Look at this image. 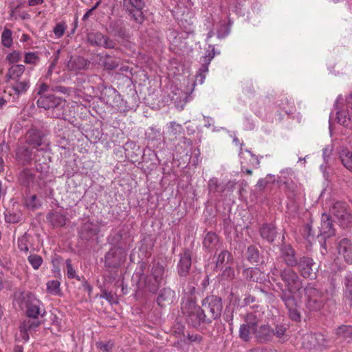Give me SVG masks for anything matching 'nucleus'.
Here are the masks:
<instances>
[{
    "label": "nucleus",
    "mask_w": 352,
    "mask_h": 352,
    "mask_svg": "<svg viewBox=\"0 0 352 352\" xmlns=\"http://www.w3.org/2000/svg\"><path fill=\"white\" fill-rule=\"evenodd\" d=\"M272 276H280L284 282L285 289H281L280 299L284 302L290 318L296 322L300 320L301 316L299 311V302L294 296L303 287V283L298 274L291 267L281 269L278 265H274L271 269Z\"/></svg>",
    "instance_id": "nucleus-1"
},
{
    "label": "nucleus",
    "mask_w": 352,
    "mask_h": 352,
    "mask_svg": "<svg viewBox=\"0 0 352 352\" xmlns=\"http://www.w3.org/2000/svg\"><path fill=\"white\" fill-rule=\"evenodd\" d=\"M181 310L186 322L195 328H198L202 323H208L204 311L196 304L192 296L183 297Z\"/></svg>",
    "instance_id": "nucleus-2"
},
{
    "label": "nucleus",
    "mask_w": 352,
    "mask_h": 352,
    "mask_svg": "<svg viewBox=\"0 0 352 352\" xmlns=\"http://www.w3.org/2000/svg\"><path fill=\"white\" fill-rule=\"evenodd\" d=\"M37 106L48 111L51 118H60L64 115L66 100L53 94L41 96L37 100Z\"/></svg>",
    "instance_id": "nucleus-3"
},
{
    "label": "nucleus",
    "mask_w": 352,
    "mask_h": 352,
    "mask_svg": "<svg viewBox=\"0 0 352 352\" xmlns=\"http://www.w3.org/2000/svg\"><path fill=\"white\" fill-rule=\"evenodd\" d=\"M262 318L263 314L259 311L248 313L244 318L245 322L240 326L239 338L245 342H248L252 338V335L255 336L256 327H258Z\"/></svg>",
    "instance_id": "nucleus-4"
},
{
    "label": "nucleus",
    "mask_w": 352,
    "mask_h": 352,
    "mask_svg": "<svg viewBox=\"0 0 352 352\" xmlns=\"http://www.w3.org/2000/svg\"><path fill=\"white\" fill-rule=\"evenodd\" d=\"M164 275V267L159 263H153L149 274L144 278V287L151 293L155 294L162 285Z\"/></svg>",
    "instance_id": "nucleus-5"
},
{
    "label": "nucleus",
    "mask_w": 352,
    "mask_h": 352,
    "mask_svg": "<svg viewBox=\"0 0 352 352\" xmlns=\"http://www.w3.org/2000/svg\"><path fill=\"white\" fill-rule=\"evenodd\" d=\"M202 307L208 323H210L221 316L223 309L222 299L221 297L214 295L207 296L202 301Z\"/></svg>",
    "instance_id": "nucleus-6"
},
{
    "label": "nucleus",
    "mask_w": 352,
    "mask_h": 352,
    "mask_svg": "<svg viewBox=\"0 0 352 352\" xmlns=\"http://www.w3.org/2000/svg\"><path fill=\"white\" fill-rule=\"evenodd\" d=\"M144 6V0H122L123 10L130 16L131 20L140 25L145 20L143 12Z\"/></svg>",
    "instance_id": "nucleus-7"
},
{
    "label": "nucleus",
    "mask_w": 352,
    "mask_h": 352,
    "mask_svg": "<svg viewBox=\"0 0 352 352\" xmlns=\"http://www.w3.org/2000/svg\"><path fill=\"white\" fill-rule=\"evenodd\" d=\"M330 213L342 227L352 224V216L347 210V204L343 201H336L330 208Z\"/></svg>",
    "instance_id": "nucleus-8"
},
{
    "label": "nucleus",
    "mask_w": 352,
    "mask_h": 352,
    "mask_svg": "<svg viewBox=\"0 0 352 352\" xmlns=\"http://www.w3.org/2000/svg\"><path fill=\"white\" fill-rule=\"evenodd\" d=\"M125 250L117 245L112 247L105 254L104 265L107 267L117 268L126 260Z\"/></svg>",
    "instance_id": "nucleus-9"
},
{
    "label": "nucleus",
    "mask_w": 352,
    "mask_h": 352,
    "mask_svg": "<svg viewBox=\"0 0 352 352\" xmlns=\"http://www.w3.org/2000/svg\"><path fill=\"white\" fill-rule=\"evenodd\" d=\"M307 297L306 307L311 311L320 310L323 306L322 293L310 285L305 288Z\"/></svg>",
    "instance_id": "nucleus-10"
},
{
    "label": "nucleus",
    "mask_w": 352,
    "mask_h": 352,
    "mask_svg": "<svg viewBox=\"0 0 352 352\" xmlns=\"http://www.w3.org/2000/svg\"><path fill=\"white\" fill-rule=\"evenodd\" d=\"M327 341L321 333H307L302 338V346L307 350L326 347Z\"/></svg>",
    "instance_id": "nucleus-11"
},
{
    "label": "nucleus",
    "mask_w": 352,
    "mask_h": 352,
    "mask_svg": "<svg viewBox=\"0 0 352 352\" xmlns=\"http://www.w3.org/2000/svg\"><path fill=\"white\" fill-rule=\"evenodd\" d=\"M87 41L92 45L104 47L108 49H113L116 45L113 41L100 32L89 33L87 34Z\"/></svg>",
    "instance_id": "nucleus-12"
},
{
    "label": "nucleus",
    "mask_w": 352,
    "mask_h": 352,
    "mask_svg": "<svg viewBox=\"0 0 352 352\" xmlns=\"http://www.w3.org/2000/svg\"><path fill=\"white\" fill-rule=\"evenodd\" d=\"M236 182L234 180H229L226 184L219 183L217 178H212L208 182V190L210 192L223 193L225 192H232Z\"/></svg>",
    "instance_id": "nucleus-13"
},
{
    "label": "nucleus",
    "mask_w": 352,
    "mask_h": 352,
    "mask_svg": "<svg viewBox=\"0 0 352 352\" xmlns=\"http://www.w3.org/2000/svg\"><path fill=\"white\" fill-rule=\"evenodd\" d=\"M8 85L5 90V92H8L10 96H12L14 100L18 99L19 96L26 92L29 88V80H17L8 83Z\"/></svg>",
    "instance_id": "nucleus-14"
},
{
    "label": "nucleus",
    "mask_w": 352,
    "mask_h": 352,
    "mask_svg": "<svg viewBox=\"0 0 352 352\" xmlns=\"http://www.w3.org/2000/svg\"><path fill=\"white\" fill-rule=\"evenodd\" d=\"M280 258L287 265L292 267L298 265V258L294 249L289 244H284L280 247Z\"/></svg>",
    "instance_id": "nucleus-15"
},
{
    "label": "nucleus",
    "mask_w": 352,
    "mask_h": 352,
    "mask_svg": "<svg viewBox=\"0 0 352 352\" xmlns=\"http://www.w3.org/2000/svg\"><path fill=\"white\" fill-rule=\"evenodd\" d=\"M44 133L37 129L32 128L25 134V142L33 148H38L43 145Z\"/></svg>",
    "instance_id": "nucleus-16"
},
{
    "label": "nucleus",
    "mask_w": 352,
    "mask_h": 352,
    "mask_svg": "<svg viewBox=\"0 0 352 352\" xmlns=\"http://www.w3.org/2000/svg\"><path fill=\"white\" fill-rule=\"evenodd\" d=\"M343 305L346 310L352 307V274H348L344 278Z\"/></svg>",
    "instance_id": "nucleus-17"
},
{
    "label": "nucleus",
    "mask_w": 352,
    "mask_h": 352,
    "mask_svg": "<svg viewBox=\"0 0 352 352\" xmlns=\"http://www.w3.org/2000/svg\"><path fill=\"white\" fill-rule=\"evenodd\" d=\"M337 250L347 263L352 264V243L349 239H341L337 245Z\"/></svg>",
    "instance_id": "nucleus-18"
},
{
    "label": "nucleus",
    "mask_w": 352,
    "mask_h": 352,
    "mask_svg": "<svg viewBox=\"0 0 352 352\" xmlns=\"http://www.w3.org/2000/svg\"><path fill=\"white\" fill-rule=\"evenodd\" d=\"M99 232L98 226L89 221L83 223L79 232L80 238L85 241H89Z\"/></svg>",
    "instance_id": "nucleus-19"
},
{
    "label": "nucleus",
    "mask_w": 352,
    "mask_h": 352,
    "mask_svg": "<svg viewBox=\"0 0 352 352\" xmlns=\"http://www.w3.org/2000/svg\"><path fill=\"white\" fill-rule=\"evenodd\" d=\"M314 263L311 258L308 256H302L298 261V266L301 275L305 278H312L315 274L313 270V265Z\"/></svg>",
    "instance_id": "nucleus-20"
},
{
    "label": "nucleus",
    "mask_w": 352,
    "mask_h": 352,
    "mask_svg": "<svg viewBox=\"0 0 352 352\" xmlns=\"http://www.w3.org/2000/svg\"><path fill=\"white\" fill-rule=\"evenodd\" d=\"M274 336V329L269 324H261L256 327L255 338L259 343L270 342Z\"/></svg>",
    "instance_id": "nucleus-21"
},
{
    "label": "nucleus",
    "mask_w": 352,
    "mask_h": 352,
    "mask_svg": "<svg viewBox=\"0 0 352 352\" xmlns=\"http://www.w3.org/2000/svg\"><path fill=\"white\" fill-rule=\"evenodd\" d=\"M191 255L188 250H185L180 255V258L177 264L178 273L182 276H186L191 267Z\"/></svg>",
    "instance_id": "nucleus-22"
},
{
    "label": "nucleus",
    "mask_w": 352,
    "mask_h": 352,
    "mask_svg": "<svg viewBox=\"0 0 352 352\" xmlns=\"http://www.w3.org/2000/svg\"><path fill=\"white\" fill-rule=\"evenodd\" d=\"M41 301L33 294H29L27 299L26 314L29 318H36L40 314Z\"/></svg>",
    "instance_id": "nucleus-23"
},
{
    "label": "nucleus",
    "mask_w": 352,
    "mask_h": 352,
    "mask_svg": "<svg viewBox=\"0 0 352 352\" xmlns=\"http://www.w3.org/2000/svg\"><path fill=\"white\" fill-rule=\"evenodd\" d=\"M243 277L250 281L263 283L265 280V274L257 267H248L243 270Z\"/></svg>",
    "instance_id": "nucleus-24"
},
{
    "label": "nucleus",
    "mask_w": 352,
    "mask_h": 352,
    "mask_svg": "<svg viewBox=\"0 0 352 352\" xmlns=\"http://www.w3.org/2000/svg\"><path fill=\"white\" fill-rule=\"evenodd\" d=\"M25 66L23 65H14L8 69L6 75V82L10 83L13 81L20 80V78L24 73Z\"/></svg>",
    "instance_id": "nucleus-25"
},
{
    "label": "nucleus",
    "mask_w": 352,
    "mask_h": 352,
    "mask_svg": "<svg viewBox=\"0 0 352 352\" xmlns=\"http://www.w3.org/2000/svg\"><path fill=\"white\" fill-rule=\"evenodd\" d=\"M203 246L209 252L217 250L219 246V240L217 234L212 232H208L204 239Z\"/></svg>",
    "instance_id": "nucleus-26"
},
{
    "label": "nucleus",
    "mask_w": 352,
    "mask_h": 352,
    "mask_svg": "<svg viewBox=\"0 0 352 352\" xmlns=\"http://www.w3.org/2000/svg\"><path fill=\"white\" fill-rule=\"evenodd\" d=\"M338 153L342 164L348 170L352 172V152L348 148L341 146Z\"/></svg>",
    "instance_id": "nucleus-27"
},
{
    "label": "nucleus",
    "mask_w": 352,
    "mask_h": 352,
    "mask_svg": "<svg viewBox=\"0 0 352 352\" xmlns=\"http://www.w3.org/2000/svg\"><path fill=\"white\" fill-rule=\"evenodd\" d=\"M320 231V234L324 235V237H329L335 234L332 221L329 215L325 214L322 215Z\"/></svg>",
    "instance_id": "nucleus-28"
},
{
    "label": "nucleus",
    "mask_w": 352,
    "mask_h": 352,
    "mask_svg": "<svg viewBox=\"0 0 352 352\" xmlns=\"http://www.w3.org/2000/svg\"><path fill=\"white\" fill-rule=\"evenodd\" d=\"M175 292L169 288H164L157 298V303L160 307H165L173 302Z\"/></svg>",
    "instance_id": "nucleus-29"
},
{
    "label": "nucleus",
    "mask_w": 352,
    "mask_h": 352,
    "mask_svg": "<svg viewBox=\"0 0 352 352\" xmlns=\"http://www.w3.org/2000/svg\"><path fill=\"white\" fill-rule=\"evenodd\" d=\"M89 61L81 56L71 57L67 64V67L71 71H78L85 69L89 65Z\"/></svg>",
    "instance_id": "nucleus-30"
},
{
    "label": "nucleus",
    "mask_w": 352,
    "mask_h": 352,
    "mask_svg": "<svg viewBox=\"0 0 352 352\" xmlns=\"http://www.w3.org/2000/svg\"><path fill=\"white\" fill-rule=\"evenodd\" d=\"M260 234L263 239L272 243L276 236L275 227L272 224H263L260 229Z\"/></svg>",
    "instance_id": "nucleus-31"
},
{
    "label": "nucleus",
    "mask_w": 352,
    "mask_h": 352,
    "mask_svg": "<svg viewBox=\"0 0 352 352\" xmlns=\"http://www.w3.org/2000/svg\"><path fill=\"white\" fill-rule=\"evenodd\" d=\"M99 64L109 70H113L118 66V60L107 54L104 56H99Z\"/></svg>",
    "instance_id": "nucleus-32"
},
{
    "label": "nucleus",
    "mask_w": 352,
    "mask_h": 352,
    "mask_svg": "<svg viewBox=\"0 0 352 352\" xmlns=\"http://www.w3.org/2000/svg\"><path fill=\"white\" fill-rule=\"evenodd\" d=\"M17 157L23 164H28L32 160V151L28 147H21L16 153Z\"/></svg>",
    "instance_id": "nucleus-33"
},
{
    "label": "nucleus",
    "mask_w": 352,
    "mask_h": 352,
    "mask_svg": "<svg viewBox=\"0 0 352 352\" xmlns=\"http://www.w3.org/2000/svg\"><path fill=\"white\" fill-rule=\"evenodd\" d=\"M35 176L30 170L26 168L23 170L19 175V180L23 186H28L34 181Z\"/></svg>",
    "instance_id": "nucleus-34"
},
{
    "label": "nucleus",
    "mask_w": 352,
    "mask_h": 352,
    "mask_svg": "<svg viewBox=\"0 0 352 352\" xmlns=\"http://www.w3.org/2000/svg\"><path fill=\"white\" fill-rule=\"evenodd\" d=\"M336 334L342 338L352 339V326L341 325L336 329Z\"/></svg>",
    "instance_id": "nucleus-35"
},
{
    "label": "nucleus",
    "mask_w": 352,
    "mask_h": 352,
    "mask_svg": "<svg viewBox=\"0 0 352 352\" xmlns=\"http://www.w3.org/2000/svg\"><path fill=\"white\" fill-rule=\"evenodd\" d=\"M230 259H232L231 254L227 250L221 251L219 254L216 262V268L221 270L223 267L224 263L226 261L228 263Z\"/></svg>",
    "instance_id": "nucleus-36"
},
{
    "label": "nucleus",
    "mask_w": 352,
    "mask_h": 352,
    "mask_svg": "<svg viewBox=\"0 0 352 352\" xmlns=\"http://www.w3.org/2000/svg\"><path fill=\"white\" fill-rule=\"evenodd\" d=\"M247 258L250 263H258L259 261V251L254 245H250L247 250Z\"/></svg>",
    "instance_id": "nucleus-37"
},
{
    "label": "nucleus",
    "mask_w": 352,
    "mask_h": 352,
    "mask_svg": "<svg viewBox=\"0 0 352 352\" xmlns=\"http://www.w3.org/2000/svg\"><path fill=\"white\" fill-rule=\"evenodd\" d=\"M184 129L182 126L175 122H171L168 126V133L169 135L177 138L183 133Z\"/></svg>",
    "instance_id": "nucleus-38"
},
{
    "label": "nucleus",
    "mask_w": 352,
    "mask_h": 352,
    "mask_svg": "<svg viewBox=\"0 0 352 352\" xmlns=\"http://www.w3.org/2000/svg\"><path fill=\"white\" fill-rule=\"evenodd\" d=\"M338 122L340 124L348 126L351 124L350 116L346 111H338L336 113Z\"/></svg>",
    "instance_id": "nucleus-39"
},
{
    "label": "nucleus",
    "mask_w": 352,
    "mask_h": 352,
    "mask_svg": "<svg viewBox=\"0 0 352 352\" xmlns=\"http://www.w3.org/2000/svg\"><path fill=\"white\" fill-rule=\"evenodd\" d=\"M1 43L6 47H10L12 44V31L6 28L1 34Z\"/></svg>",
    "instance_id": "nucleus-40"
},
{
    "label": "nucleus",
    "mask_w": 352,
    "mask_h": 352,
    "mask_svg": "<svg viewBox=\"0 0 352 352\" xmlns=\"http://www.w3.org/2000/svg\"><path fill=\"white\" fill-rule=\"evenodd\" d=\"M67 29L65 22L61 21L56 24L53 29V32L57 38H61Z\"/></svg>",
    "instance_id": "nucleus-41"
},
{
    "label": "nucleus",
    "mask_w": 352,
    "mask_h": 352,
    "mask_svg": "<svg viewBox=\"0 0 352 352\" xmlns=\"http://www.w3.org/2000/svg\"><path fill=\"white\" fill-rule=\"evenodd\" d=\"M28 260L34 270H38L43 263V258L37 254H30Z\"/></svg>",
    "instance_id": "nucleus-42"
},
{
    "label": "nucleus",
    "mask_w": 352,
    "mask_h": 352,
    "mask_svg": "<svg viewBox=\"0 0 352 352\" xmlns=\"http://www.w3.org/2000/svg\"><path fill=\"white\" fill-rule=\"evenodd\" d=\"M66 267L67 275L69 278H76L78 281L81 280L82 278L76 274V271L72 265L71 261L69 259L66 261Z\"/></svg>",
    "instance_id": "nucleus-43"
},
{
    "label": "nucleus",
    "mask_w": 352,
    "mask_h": 352,
    "mask_svg": "<svg viewBox=\"0 0 352 352\" xmlns=\"http://www.w3.org/2000/svg\"><path fill=\"white\" fill-rule=\"evenodd\" d=\"M51 221L54 225L57 226H63L65 224V217L58 212L52 214Z\"/></svg>",
    "instance_id": "nucleus-44"
},
{
    "label": "nucleus",
    "mask_w": 352,
    "mask_h": 352,
    "mask_svg": "<svg viewBox=\"0 0 352 352\" xmlns=\"http://www.w3.org/2000/svg\"><path fill=\"white\" fill-rule=\"evenodd\" d=\"M39 60V57L36 52H28L25 55L24 62L26 64L36 65Z\"/></svg>",
    "instance_id": "nucleus-45"
},
{
    "label": "nucleus",
    "mask_w": 352,
    "mask_h": 352,
    "mask_svg": "<svg viewBox=\"0 0 352 352\" xmlns=\"http://www.w3.org/2000/svg\"><path fill=\"white\" fill-rule=\"evenodd\" d=\"M100 298L106 299L111 304H117L118 302L117 296L112 292L103 291Z\"/></svg>",
    "instance_id": "nucleus-46"
},
{
    "label": "nucleus",
    "mask_w": 352,
    "mask_h": 352,
    "mask_svg": "<svg viewBox=\"0 0 352 352\" xmlns=\"http://www.w3.org/2000/svg\"><path fill=\"white\" fill-rule=\"evenodd\" d=\"M18 248L25 253L28 252V240L26 236H22L18 239Z\"/></svg>",
    "instance_id": "nucleus-47"
},
{
    "label": "nucleus",
    "mask_w": 352,
    "mask_h": 352,
    "mask_svg": "<svg viewBox=\"0 0 352 352\" xmlns=\"http://www.w3.org/2000/svg\"><path fill=\"white\" fill-rule=\"evenodd\" d=\"M60 283L58 280H50L47 283V289L49 292L56 294L59 291Z\"/></svg>",
    "instance_id": "nucleus-48"
},
{
    "label": "nucleus",
    "mask_w": 352,
    "mask_h": 352,
    "mask_svg": "<svg viewBox=\"0 0 352 352\" xmlns=\"http://www.w3.org/2000/svg\"><path fill=\"white\" fill-rule=\"evenodd\" d=\"M234 277V271L231 267H226L221 274V278L227 280H232Z\"/></svg>",
    "instance_id": "nucleus-49"
},
{
    "label": "nucleus",
    "mask_w": 352,
    "mask_h": 352,
    "mask_svg": "<svg viewBox=\"0 0 352 352\" xmlns=\"http://www.w3.org/2000/svg\"><path fill=\"white\" fill-rule=\"evenodd\" d=\"M21 54L19 52L13 51L12 52L8 54L6 56V60L10 63H16L21 60Z\"/></svg>",
    "instance_id": "nucleus-50"
},
{
    "label": "nucleus",
    "mask_w": 352,
    "mask_h": 352,
    "mask_svg": "<svg viewBox=\"0 0 352 352\" xmlns=\"http://www.w3.org/2000/svg\"><path fill=\"white\" fill-rule=\"evenodd\" d=\"M285 331L286 328L283 325H276L275 329H274V336H276L278 338H281L282 337L284 336Z\"/></svg>",
    "instance_id": "nucleus-51"
},
{
    "label": "nucleus",
    "mask_w": 352,
    "mask_h": 352,
    "mask_svg": "<svg viewBox=\"0 0 352 352\" xmlns=\"http://www.w3.org/2000/svg\"><path fill=\"white\" fill-rule=\"evenodd\" d=\"M5 220L8 223H15L20 221V217L14 213H9L5 215Z\"/></svg>",
    "instance_id": "nucleus-52"
},
{
    "label": "nucleus",
    "mask_w": 352,
    "mask_h": 352,
    "mask_svg": "<svg viewBox=\"0 0 352 352\" xmlns=\"http://www.w3.org/2000/svg\"><path fill=\"white\" fill-rule=\"evenodd\" d=\"M230 33V28L225 24L222 25L219 30L217 31V36L219 38H223L228 36Z\"/></svg>",
    "instance_id": "nucleus-53"
},
{
    "label": "nucleus",
    "mask_w": 352,
    "mask_h": 352,
    "mask_svg": "<svg viewBox=\"0 0 352 352\" xmlns=\"http://www.w3.org/2000/svg\"><path fill=\"white\" fill-rule=\"evenodd\" d=\"M248 153L250 154V158L249 159L250 164L254 168H258L259 166V165H260V159H259V157L257 155L252 153L249 151H248Z\"/></svg>",
    "instance_id": "nucleus-54"
},
{
    "label": "nucleus",
    "mask_w": 352,
    "mask_h": 352,
    "mask_svg": "<svg viewBox=\"0 0 352 352\" xmlns=\"http://www.w3.org/2000/svg\"><path fill=\"white\" fill-rule=\"evenodd\" d=\"M122 239V234L120 231L116 232L113 236L109 238V241L115 245L120 243Z\"/></svg>",
    "instance_id": "nucleus-55"
},
{
    "label": "nucleus",
    "mask_w": 352,
    "mask_h": 352,
    "mask_svg": "<svg viewBox=\"0 0 352 352\" xmlns=\"http://www.w3.org/2000/svg\"><path fill=\"white\" fill-rule=\"evenodd\" d=\"M188 338L190 342L199 343L202 340V337L199 334H188Z\"/></svg>",
    "instance_id": "nucleus-56"
},
{
    "label": "nucleus",
    "mask_w": 352,
    "mask_h": 352,
    "mask_svg": "<svg viewBox=\"0 0 352 352\" xmlns=\"http://www.w3.org/2000/svg\"><path fill=\"white\" fill-rule=\"evenodd\" d=\"M82 282V286L84 289L85 291L87 292L89 294H90L92 292V286H91L88 282L87 281V280L84 278V277H82L81 278V280Z\"/></svg>",
    "instance_id": "nucleus-57"
},
{
    "label": "nucleus",
    "mask_w": 352,
    "mask_h": 352,
    "mask_svg": "<svg viewBox=\"0 0 352 352\" xmlns=\"http://www.w3.org/2000/svg\"><path fill=\"white\" fill-rule=\"evenodd\" d=\"M49 89H50L49 85H47L46 83H42L39 86L37 94L39 95L40 96H46L44 94L46 91H47L49 90Z\"/></svg>",
    "instance_id": "nucleus-58"
},
{
    "label": "nucleus",
    "mask_w": 352,
    "mask_h": 352,
    "mask_svg": "<svg viewBox=\"0 0 352 352\" xmlns=\"http://www.w3.org/2000/svg\"><path fill=\"white\" fill-rule=\"evenodd\" d=\"M54 91L62 93L63 94H69V89L63 86H56L52 89Z\"/></svg>",
    "instance_id": "nucleus-59"
},
{
    "label": "nucleus",
    "mask_w": 352,
    "mask_h": 352,
    "mask_svg": "<svg viewBox=\"0 0 352 352\" xmlns=\"http://www.w3.org/2000/svg\"><path fill=\"white\" fill-rule=\"evenodd\" d=\"M59 52H60V50H58L57 51V56H56L55 60H54L53 63H51L50 66L49 67V69H48V71H47V76L52 74V71H53L54 68L55 67V66L56 65V62H57V60L58 58V54H59Z\"/></svg>",
    "instance_id": "nucleus-60"
},
{
    "label": "nucleus",
    "mask_w": 352,
    "mask_h": 352,
    "mask_svg": "<svg viewBox=\"0 0 352 352\" xmlns=\"http://www.w3.org/2000/svg\"><path fill=\"white\" fill-rule=\"evenodd\" d=\"M245 285L243 280H236L233 283L232 290L239 289L241 287H245Z\"/></svg>",
    "instance_id": "nucleus-61"
},
{
    "label": "nucleus",
    "mask_w": 352,
    "mask_h": 352,
    "mask_svg": "<svg viewBox=\"0 0 352 352\" xmlns=\"http://www.w3.org/2000/svg\"><path fill=\"white\" fill-rule=\"evenodd\" d=\"M205 80V75L201 73H198L196 75L195 84L199 82V84H202Z\"/></svg>",
    "instance_id": "nucleus-62"
},
{
    "label": "nucleus",
    "mask_w": 352,
    "mask_h": 352,
    "mask_svg": "<svg viewBox=\"0 0 352 352\" xmlns=\"http://www.w3.org/2000/svg\"><path fill=\"white\" fill-rule=\"evenodd\" d=\"M254 301H255V298L249 294L243 300L245 305H249L251 303H253Z\"/></svg>",
    "instance_id": "nucleus-63"
},
{
    "label": "nucleus",
    "mask_w": 352,
    "mask_h": 352,
    "mask_svg": "<svg viewBox=\"0 0 352 352\" xmlns=\"http://www.w3.org/2000/svg\"><path fill=\"white\" fill-rule=\"evenodd\" d=\"M347 107L349 108L352 113V92L346 98Z\"/></svg>",
    "instance_id": "nucleus-64"
}]
</instances>
